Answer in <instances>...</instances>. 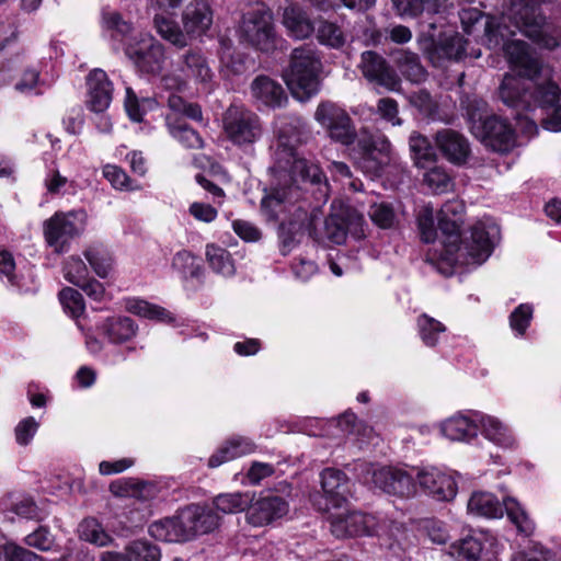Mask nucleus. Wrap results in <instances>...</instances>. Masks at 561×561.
<instances>
[{
    "instance_id": "f257e3e1",
    "label": "nucleus",
    "mask_w": 561,
    "mask_h": 561,
    "mask_svg": "<svg viewBox=\"0 0 561 561\" xmlns=\"http://www.w3.org/2000/svg\"><path fill=\"white\" fill-rule=\"evenodd\" d=\"M457 207L462 209V206L454 203L445 204L437 216V229L444 237L439 263L448 267L449 274H453L458 265L483 263L494 249L490 232L481 221L470 228L469 237H462L461 219L449 217L450 214H459Z\"/></svg>"
},
{
    "instance_id": "f03ea898",
    "label": "nucleus",
    "mask_w": 561,
    "mask_h": 561,
    "mask_svg": "<svg viewBox=\"0 0 561 561\" xmlns=\"http://www.w3.org/2000/svg\"><path fill=\"white\" fill-rule=\"evenodd\" d=\"M219 525L217 513L199 504L179 508L171 517H164L149 525L148 533L156 540L186 542L199 535L214 531Z\"/></svg>"
},
{
    "instance_id": "7ed1b4c3",
    "label": "nucleus",
    "mask_w": 561,
    "mask_h": 561,
    "mask_svg": "<svg viewBox=\"0 0 561 561\" xmlns=\"http://www.w3.org/2000/svg\"><path fill=\"white\" fill-rule=\"evenodd\" d=\"M553 0H505L506 14L519 32L540 49L561 46V25L545 15L541 5Z\"/></svg>"
},
{
    "instance_id": "20e7f679",
    "label": "nucleus",
    "mask_w": 561,
    "mask_h": 561,
    "mask_svg": "<svg viewBox=\"0 0 561 561\" xmlns=\"http://www.w3.org/2000/svg\"><path fill=\"white\" fill-rule=\"evenodd\" d=\"M499 98L507 107L516 111V116L535 108L549 112L560 102L561 88L551 79L535 82L506 73L499 88Z\"/></svg>"
},
{
    "instance_id": "39448f33",
    "label": "nucleus",
    "mask_w": 561,
    "mask_h": 561,
    "mask_svg": "<svg viewBox=\"0 0 561 561\" xmlns=\"http://www.w3.org/2000/svg\"><path fill=\"white\" fill-rule=\"evenodd\" d=\"M322 68V55L316 46L302 44L291 50L283 79L296 100L307 102L320 92Z\"/></svg>"
},
{
    "instance_id": "423d86ee",
    "label": "nucleus",
    "mask_w": 561,
    "mask_h": 561,
    "mask_svg": "<svg viewBox=\"0 0 561 561\" xmlns=\"http://www.w3.org/2000/svg\"><path fill=\"white\" fill-rule=\"evenodd\" d=\"M88 225L83 208L69 211L57 210L43 222V234L47 247L56 254L69 252L71 242L81 238Z\"/></svg>"
},
{
    "instance_id": "0eeeda50",
    "label": "nucleus",
    "mask_w": 561,
    "mask_h": 561,
    "mask_svg": "<svg viewBox=\"0 0 561 561\" xmlns=\"http://www.w3.org/2000/svg\"><path fill=\"white\" fill-rule=\"evenodd\" d=\"M468 511L488 518L502 517L505 511L519 535L530 537L535 531V523L522 507L520 503L510 496L501 503L492 493L473 492L468 501Z\"/></svg>"
},
{
    "instance_id": "6e6552de",
    "label": "nucleus",
    "mask_w": 561,
    "mask_h": 561,
    "mask_svg": "<svg viewBox=\"0 0 561 561\" xmlns=\"http://www.w3.org/2000/svg\"><path fill=\"white\" fill-rule=\"evenodd\" d=\"M350 156L365 174L381 176L390 162L391 144L383 135H375L363 129L350 146Z\"/></svg>"
},
{
    "instance_id": "1a4fd4ad",
    "label": "nucleus",
    "mask_w": 561,
    "mask_h": 561,
    "mask_svg": "<svg viewBox=\"0 0 561 561\" xmlns=\"http://www.w3.org/2000/svg\"><path fill=\"white\" fill-rule=\"evenodd\" d=\"M242 39L254 49L273 54L282 47L283 38L277 34L274 15L268 8H256L247 12L240 26Z\"/></svg>"
},
{
    "instance_id": "9d476101",
    "label": "nucleus",
    "mask_w": 561,
    "mask_h": 561,
    "mask_svg": "<svg viewBox=\"0 0 561 561\" xmlns=\"http://www.w3.org/2000/svg\"><path fill=\"white\" fill-rule=\"evenodd\" d=\"M224 131L228 140L237 147L251 146L262 136L260 116L253 111L231 104L222 116Z\"/></svg>"
},
{
    "instance_id": "9b49d317",
    "label": "nucleus",
    "mask_w": 561,
    "mask_h": 561,
    "mask_svg": "<svg viewBox=\"0 0 561 561\" xmlns=\"http://www.w3.org/2000/svg\"><path fill=\"white\" fill-rule=\"evenodd\" d=\"M0 75L3 79L13 81V88L21 94L42 95L43 87L46 82L42 78V67L39 65L26 64L24 49H21L0 65Z\"/></svg>"
},
{
    "instance_id": "f8f14e48",
    "label": "nucleus",
    "mask_w": 561,
    "mask_h": 561,
    "mask_svg": "<svg viewBox=\"0 0 561 561\" xmlns=\"http://www.w3.org/2000/svg\"><path fill=\"white\" fill-rule=\"evenodd\" d=\"M422 36L426 42L425 50L432 60H460L466 57L468 41L450 26L428 23L427 30L422 31Z\"/></svg>"
},
{
    "instance_id": "ddd939ff",
    "label": "nucleus",
    "mask_w": 561,
    "mask_h": 561,
    "mask_svg": "<svg viewBox=\"0 0 561 561\" xmlns=\"http://www.w3.org/2000/svg\"><path fill=\"white\" fill-rule=\"evenodd\" d=\"M314 119L327 130L331 140L343 146L350 147L358 135L350 114L334 102H320Z\"/></svg>"
},
{
    "instance_id": "4468645a",
    "label": "nucleus",
    "mask_w": 561,
    "mask_h": 561,
    "mask_svg": "<svg viewBox=\"0 0 561 561\" xmlns=\"http://www.w3.org/2000/svg\"><path fill=\"white\" fill-rule=\"evenodd\" d=\"M125 56L135 69L148 76H157L163 69L165 55L163 45L150 35L142 34L125 48Z\"/></svg>"
},
{
    "instance_id": "2eb2a0df",
    "label": "nucleus",
    "mask_w": 561,
    "mask_h": 561,
    "mask_svg": "<svg viewBox=\"0 0 561 561\" xmlns=\"http://www.w3.org/2000/svg\"><path fill=\"white\" fill-rule=\"evenodd\" d=\"M472 136L486 149L499 153L510 152L516 140L515 129L507 118L491 114L482 124L476 126Z\"/></svg>"
},
{
    "instance_id": "dca6fc26",
    "label": "nucleus",
    "mask_w": 561,
    "mask_h": 561,
    "mask_svg": "<svg viewBox=\"0 0 561 561\" xmlns=\"http://www.w3.org/2000/svg\"><path fill=\"white\" fill-rule=\"evenodd\" d=\"M277 149L288 158L298 154V147L310 138L307 122L297 115H285L279 118L277 130Z\"/></svg>"
},
{
    "instance_id": "f3484780",
    "label": "nucleus",
    "mask_w": 561,
    "mask_h": 561,
    "mask_svg": "<svg viewBox=\"0 0 561 561\" xmlns=\"http://www.w3.org/2000/svg\"><path fill=\"white\" fill-rule=\"evenodd\" d=\"M288 511L289 504L284 497L268 493L251 502L245 517L250 525L262 527L283 518Z\"/></svg>"
},
{
    "instance_id": "a211bd4d",
    "label": "nucleus",
    "mask_w": 561,
    "mask_h": 561,
    "mask_svg": "<svg viewBox=\"0 0 561 561\" xmlns=\"http://www.w3.org/2000/svg\"><path fill=\"white\" fill-rule=\"evenodd\" d=\"M360 69L363 76L373 83L388 90H397L401 80L396 70L380 54L366 50L360 56Z\"/></svg>"
},
{
    "instance_id": "6ab92c4d",
    "label": "nucleus",
    "mask_w": 561,
    "mask_h": 561,
    "mask_svg": "<svg viewBox=\"0 0 561 561\" xmlns=\"http://www.w3.org/2000/svg\"><path fill=\"white\" fill-rule=\"evenodd\" d=\"M416 479L424 493L437 501H451L457 494V482L453 476L438 468L431 467L419 470Z\"/></svg>"
},
{
    "instance_id": "aec40b11",
    "label": "nucleus",
    "mask_w": 561,
    "mask_h": 561,
    "mask_svg": "<svg viewBox=\"0 0 561 561\" xmlns=\"http://www.w3.org/2000/svg\"><path fill=\"white\" fill-rule=\"evenodd\" d=\"M373 481L377 488L389 495L409 497L416 492V482L413 476L399 468L383 467L376 470Z\"/></svg>"
},
{
    "instance_id": "412c9836",
    "label": "nucleus",
    "mask_w": 561,
    "mask_h": 561,
    "mask_svg": "<svg viewBox=\"0 0 561 561\" xmlns=\"http://www.w3.org/2000/svg\"><path fill=\"white\" fill-rule=\"evenodd\" d=\"M435 144L442 156L454 165H465L471 156L468 138L455 129L438 130L435 134Z\"/></svg>"
},
{
    "instance_id": "4be33fe9",
    "label": "nucleus",
    "mask_w": 561,
    "mask_h": 561,
    "mask_svg": "<svg viewBox=\"0 0 561 561\" xmlns=\"http://www.w3.org/2000/svg\"><path fill=\"white\" fill-rule=\"evenodd\" d=\"M331 531L337 537L371 536L375 519L363 512H347L343 515H331Z\"/></svg>"
},
{
    "instance_id": "5701e85b",
    "label": "nucleus",
    "mask_w": 561,
    "mask_h": 561,
    "mask_svg": "<svg viewBox=\"0 0 561 561\" xmlns=\"http://www.w3.org/2000/svg\"><path fill=\"white\" fill-rule=\"evenodd\" d=\"M321 488L327 501L325 511L341 508L347 503L350 479L346 473L336 468H324L321 472Z\"/></svg>"
},
{
    "instance_id": "b1692460",
    "label": "nucleus",
    "mask_w": 561,
    "mask_h": 561,
    "mask_svg": "<svg viewBox=\"0 0 561 561\" xmlns=\"http://www.w3.org/2000/svg\"><path fill=\"white\" fill-rule=\"evenodd\" d=\"M288 162L291 163L290 172L294 180L300 181L302 184L316 186L321 197H328L330 185L319 163L312 159L301 157L299 153L289 157Z\"/></svg>"
},
{
    "instance_id": "393cba45",
    "label": "nucleus",
    "mask_w": 561,
    "mask_h": 561,
    "mask_svg": "<svg viewBox=\"0 0 561 561\" xmlns=\"http://www.w3.org/2000/svg\"><path fill=\"white\" fill-rule=\"evenodd\" d=\"M102 26L108 33L112 46L115 50L125 48L135 43L142 33H138L130 21L124 20L117 11H104L102 13Z\"/></svg>"
},
{
    "instance_id": "a878e982",
    "label": "nucleus",
    "mask_w": 561,
    "mask_h": 561,
    "mask_svg": "<svg viewBox=\"0 0 561 561\" xmlns=\"http://www.w3.org/2000/svg\"><path fill=\"white\" fill-rule=\"evenodd\" d=\"M88 95L85 105L94 113L106 111L112 102L113 84L106 72L93 69L87 77Z\"/></svg>"
},
{
    "instance_id": "bb28decb",
    "label": "nucleus",
    "mask_w": 561,
    "mask_h": 561,
    "mask_svg": "<svg viewBox=\"0 0 561 561\" xmlns=\"http://www.w3.org/2000/svg\"><path fill=\"white\" fill-rule=\"evenodd\" d=\"M250 89L252 96L266 107L279 108L288 102V95L283 85L266 75L256 76Z\"/></svg>"
},
{
    "instance_id": "cd10ccee",
    "label": "nucleus",
    "mask_w": 561,
    "mask_h": 561,
    "mask_svg": "<svg viewBox=\"0 0 561 561\" xmlns=\"http://www.w3.org/2000/svg\"><path fill=\"white\" fill-rule=\"evenodd\" d=\"M182 23L185 33L192 37L205 34L213 23V10L208 1L190 2L182 13Z\"/></svg>"
},
{
    "instance_id": "c85d7f7f",
    "label": "nucleus",
    "mask_w": 561,
    "mask_h": 561,
    "mask_svg": "<svg viewBox=\"0 0 561 561\" xmlns=\"http://www.w3.org/2000/svg\"><path fill=\"white\" fill-rule=\"evenodd\" d=\"M172 266L186 282V289L197 291L205 284V267L202 261L191 251L181 250L175 253Z\"/></svg>"
},
{
    "instance_id": "c756f323",
    "label": "nucleus",
    "mask_w": 561,
    "mask_h": 561,
    "mask_svg": "<svg viewBox=\"0 0 561 561\" xmlns=\"http://www.w3.org/2000/svg\"><path fill=\"white\" fill-rule=\"evenodd\" d=\"M283 24L288 35L296 39H306L316 31L308 12L298 3H290L284 9Z\"/></svg>"
},
{
    "instance_id": "7c9ffc66",
    "label": "nucleus",
    "mask_w": 561,
    "mask_h": 561,
    "mask_svg": "<svg viewBox=\"0 0 561 561\" xmlns=\"http://www.w3.org/2000/svg\"><path fill=\"white\" fill-rule=\"evenodd\" d=\"M306 230L305 220L293 215L288 219L280 221L277 229L279 242V252L283 256L288 255L300 242V237Z\"/></svg>"
},
{
    "instance_id": "2f4dec72",
    "label": "nucleus",
    "mask_w": 561,
    "mask_h": 561,
    "mask_svg": "<svg viewBox=\"0 0 561 561\" xmlns=\"http://www.w3.org/2000/svg\"><path fill=\"white\" fill-rule=\"evenodd\" d=\"M100 329L108 342L122 344L136 335L138 325L129 317H110L102 323Z\"/></svg>"
},
{
    "instance_id": "473e14b6",
    "label": "nucleus",
    "mask_w": 561,
    "mask_h": 561,
    "mask_svg": "<svg viewBox=\"0 0 561 561\" xmlns=\"http://www.w3.org/2000/svg\"><path fill=\"white\" fill-rule=\"evenodd\" d=\"M181 71L199 82H208L213 78L207 58L201 48H190L181 56Z\"/></svg>"
},
{
    "instance_id": "72a5a7b5",
    "label": "nucleus",
    "mask_w": 561,
    "mask_h": 561,
    "mask_svg": "<svg viewBox=\"0 0 561 561\" xmlns=\"http://www.w3.org/2000/svg\"><path fill=\"white\" fill-rule=\"evenodd\" d=\"M167 127L170 135L187 149H202L204 140L201 134L190 126L181 116H167Z\"/></svg>"
},
{
    "instance_id": "f704fd0d",
    "label": "nucleus",
    "mask_w": 561,
    "mask_h": 561,
    "mask_svg": "<svg viewBox=\"0 0 561 561\" xmlns=\"http://www.w3.org/2000/svg\"><path fill=\"white\" fill-rule=\"evenodd\" d=\"M393 61L400 73L413 83H420L427 77V71L421 64L417 54L410 50L400 49L393 53Z\"/></svg>"
},
{
    "instance_id": "c9c22d12",
    "label": "nucleus",
    "mask_w": 561,
    "mask_h": 561,
    "mask_svg": "<svg viewBox=\"0 0 561 561\" xmlns=\"http://www.w3.org/2000/svg\"><path fill=\"white\" fill-rule=\"evenodd\" d=\"M477 423L465 416L456 415L449 417L442 424V433L450 440L470 442L478 435Z\"/></svg>"
},
{
    "instance_id": "e433bc0d",
    "label": "nucleus",
    "mask_w": 561,
    "mask_h": 561,
    "mask_svg": "<svg viewBox=\"0 0 561 561\" xmlns=\"http://www.w3.org/2000/svg\"><path fill=\"white\" fill-rule=\"evenodd\" d=\"M125 308L129 313L135 316L154 320L161 323H172L175 321L174 316L164 307L151 304L139 298H130L126 300Z\"/></svg>"
},
{
    "instance_id": "4c0bfd02",
    "label": "nucleus",
    "mask_w": 561,
    "mask_h": 561,
    "mask_svg": "<svg viewBox=\"0 0 561 561\" xmlns=\"http://www.w3.org/2000/svg\"><path fill=\"white\" fill-rule=\"evenodd\" d=\"M492 15L478 8H465L459 11L462 31L474 37L485 36Z\"/></svg>"
},
{
    "instance_id": "58836bf2",
    "label": "nucleus",
    "mask_w": 561,
    "mask_h": 561,
    "mask_svg": "<svg viewBox=\"0 0 561 561\" xmlns=\"http://www.w3.org/2000/svg\"><path fill=\"white\" fill-rule=\"evenodd\" d=\"M411 158L417 168H427L437 161L435 148L427 137L413 131L409 138Z\"/></svg>"
},
{
    "instance_id": "ea45409f",
    "label": "nucleus",
    "mask_w": 561,
    "mask_h": 561,
    "mask_svg": "<svg viewBox=\"0 0 561 561\" xmlns=\"http://www.w3.org/2000/svg\"><path fill=\"white\" fill-rule=\"evenodd\" d=\"M206 260L209 267L225 277L234 275L236 266L231 253L215 243L206 245Z\"/></svg>"
},
{
    "instance_id": "a19ab883",
    "label": "nucleus",
    "mask_w": 561,
    "mask_h": 561,
    "mask_svg": "<svg viewBox=\"0 0 561 561\" xmlns=\"http://www.w3.org/2000/svg\"><path fill=\"white\" fill-rule=\"evenodd\" d=\"M112 554L119 556L123 561H159L161 558L160 548L145 539L131 541L126 547V552L110 551Z\"/></svg>"
},
{
    "instance_id": "79ce46f5",
    "label": "nucleus",
    "mask_w": 561,
    "mask_h": 561,
    "mask_svg": "<svg viewBox=\"0 0 561 561\" xmlns=\"http://www.w3.org/2000/svg\"><path fill=\"white\" fill-rule=\"evenodd\" d=\"M483 548V535L469 534L451 545V553L459 561H478Z\"/></svg>"
},
{
    "instance_id": "37998d69",
    "label": "nucleus",
    "mask_w": 561,
    "mask_h": 561,
    "mask_svg": "<svg viewBox=\"0 0 561 561\" xmlns=\"http://www.w3.org/2000/svg\"><path fill=\"white\" fill-rule=\"evenodd\" d=\"M254 496V493L249 492L222 493L214 499V505L217 511L225 514L247 512Z\"/></svg>"
},
{
    "instance_id": "c03bdc74",
    "label": "nucleus",
    "mask_w": 561,
    "mask_h": 561,
    "mask_svg": "<svg viewBox=\"0 0 561 561\" xmlns=\"http://www.w3.org/2000/svg\"><path fill=\"white\" fill-rule=\"evenodd\" d=\"M318 43L330 49H341L346 38L341 26L328 20H320L314 31Z\"/></svg>"
},
{
    "instance_id": "a18cd8bd",
    "label": "nucleus",
    "mask_w": 561,
    "mask_h": 561,
    "mask_svg": "<svg viewBox=\"0 0 561 561\" xmlns=\"http://www.w3.org/2000/svg\"><path fill=\"white\" fill-rule=\"evenodd\" d=\"M83 255L99 277L106 278L110 275L113 257L105 247L102 244L91 245L84 250Z\"/></svg>"
},
{
    "instance_id": "49530a36",
    "label": "nucleus",
    "mask_w": 561,
    "mask_h": 561,
    "mask_svg": "<svg viewBox=\"0 0 561 561\" xmlns=\"http://www.w3.org/2000/svg\"><path fill=\"white\" fill-rule=\"evenodd\" d=\"M124 106L130 121L135 123H141L145 115L149 111L154 110L157 106V101L154 98L139 99L131 88H127Z\"/></svg>"
},
{
    "instance_id": "de8ad7c7",
    "label": "nucleus",
    "mask_w": 561,
    "mask_h": 561,
    "mask_svg": "<svg viewBox=\"0 0 561 561\" xmlns=\"http://www.w3.org/2000/svg\"><path fill=\"white\" fill-rule=\"evenodd\" d=\"M423 169L425 170L423 173V183L433 193H447L454 185L451 175L444 167L433 163L432 165Z\"/></svg>"
},
{
    "instance_id": "09e8293b",
    "label": "nucleus",
    "mask_w": 561,
    "mask_h": 561,
    "mask_svg": "<svg viewBox=\"0 0 561 561\" xmlns=\"http://www.w3.org/2000/svg\"><path fill=\"white\" fill-rule=\"evenodd\" d=\"M515 31L503 22L502 18L492 15L484 39L490 48H504L506 44L513 41Z\"/></svg>"
},
{
    "instance_id": "8fccbe9b",
    "label": "nucleus",
    "mask_w": 561,
    "mask_h": 561,
    "mask_svg": "<svg viewBox=\"0 0 561 561\" xmlns=\"http://www.w3.org/2000/svg\"><path fill=\"white\" fill-rule=\"evenodd\" d=\"M416 325L422 342L428 347H435L438 343L439 334L446 331L444 323L427 313H422L417 317Z\"/></svg>"
},
{
    "instance_id": "3c124183",
    "label": "nucleus",
    "mask_w": 561,
    "mask_h": 561,
    "mask_svg": "<svg viewBox=\"0 0 561 561\" xmlns=\"http://www.w3.org/2000/svg\"><path fill=\"white\" fill-rule=\"evenodd\" d=\"M153 24L157 33L173 46L184 48L187 45L185 34L174 21L163 15L156 14Z\"/></svg>"
},
{
    "instance_id": "603ef678",
    "label": "nucleus",
    "mask_w": 561,
    "mask_h": 561,
    "mask_svg": "<svg viewBox=\"0 0 561 561\" xmlns=\"http://www.w3.org/2000/svg\"><path fill=\"white\" fill-rule=\"evenodd\" d=\"M168 107L173 112L169 116L186 117L195 122L203 121V111L198 103L187 102L181 95L171 93L168 98Z\"/></svg>"
},
{
    "instance_id": "864d4df0",
    "label": "nucleus",
    "mask_w": 561,
    "mask_h": 561,
    "mask_svg": "<svg viewBox=\"0 0 561 561\" xmlns=\"http://www.w3.org/2000/svg\"><path fill=\"white\" fill-rule=\"evenodd\" d=\"M463 110V117L471 134L474 131L477 125L482 124L493 114L489 108L488 102L477 98L468 100Z\"/></svg>"
},
{
    "instance_id": "5fc2aeb1",
    "label": "nucleus",
    "mask_w": 561,
    "mask_h": 561,
    "mask_svg": "<svg viewBox=\"0 0 561 561\" xmlns=\"http://www.w3.org/2000/svg\"><path fill=\"white\" fill-rule=\"evenodd\" d=\"M79 531L81 539L99 547H104L111 541L110 535L105 533L102 525L95 518L83 519Z\"/></svg>"
},
{
    "instance_id": "6e6d98bb",
    "label": "nucleus",
    "mask_w": 561,
    "mask_h": 561,
    "mask_svg": "<svg viewBox=\"0 0 561 561\" xmlns=\"http://www.w3.org/2000/svg\"><path fill=\"white\" fill-rule=\"evenodd\" d=\"M534 308L530 304L518 305L510 314V327L517 336H524L530 327Z\"/></svg>"
},
{
    "instance_id": "4d7b16f0",
    "label": "nucleus",
    "mask_w": 561,
    "mask_h": 561,
    "mask_svg": "<svg viewBox=\"0 0 561 561\" xmlns=\"http://www.w3.org/2000/svg\"><path fill=\"white\" fill-rule=\"evenodd\" d=\"M350 220L340 215H331L325 220L328 239L337 245L344 244L347 239Z\"/></svg>"
},
{
    "instance_id": "13d9d810",
    "label": "nucleus",
    "mask_w": 561,
    "mask_h": 561,
    "mask_svg": "<svg viewBox=\"0 0 561 561\" xmlns=\"http://www.w3.org/2000/svg\"><path fill=\"white\" fill-rule=\"evenodd\" d=\"M23 542L31 548L43 552L50 551L55 545V536L46 525L38 526L34 531L24 537Z\"/></svg>"
},
{
    "instance_id": "bf43d9fd",
    "label": "nucleus",
    "mask_w": 561,
    "mask_h": 561,
    "mask_svg": "<svg viewBox=\"0 0 561 561\" xmlns=\"http://www.w3.org/2000/svg\"><path fill=\"white\" fill-rule=\"evenodd\" d=\"M416 225L420 239L424 243H433L437 237V228L435 227L433 209L424 207L416 216Z\"/></svg>"
},
{
    "instance_id": "052dcab7",
    "label": "nucleus",
    "mask_w": 561,
    "mask_h": 561,
    "mask_svg": "<svg viewBox=\"0 0 561 561\" xmlns=\"http://www.w3.org/2000/svg\"><path fill=\"white\" fill-rule=\"evenodd\" d=\"M64 309L69 311L72 317L78 318L84 311V299L80 291L72 287H65L58 294Z\"/></svg>"
},
{
    "instance_id": "680f3d73",
    "label": "nucleus",
    "mask_w": 561,
    "mask_h": 561,
    "mask_svg": "<svg viewBox=\"0 0 561 561\" xmlns=\"http://www.w3.org/2000/svg\"><path fill=\"white\" fill-rule=\"evenodd\" d=\"M369 217L380 229H390L396 221V213L390 203L382 202L370 206Z\"/></svg>"
},
{
    "instance_id": "e2e57ef3",
    "label": "nucleus",
    "mask_w": 561,
    "mask_h": 561,
    "mask_svg": "<svg viewBox=\"0 0 561 561\" xmlns=\"http://www.w3.org/2000/svg\"><path fill=\"white\" fill-rule=\"evenodd\" d=\"M284 208V196L276 190L271 194L264 196L261 201V213L267 221H277L278 214Z\"/></svg>"
},
{
    "instance_id": "0e129e2a",
    "label": "nucleus",
    "mask_w": 561,
    "mask_h": 561,
    "mask_svg": "<svg viewBox=\"0 0 561 561\" xmlns=\"http://www.w3.org/2000/svg\"><path fill=\"white\" fill-rule=\"evenodd\" d=\"M4 561H44V558L14 541L5 540Z\"/></svg>"
},
{
    "instance_id": "69168bd1",
    "label": "nucleus",
    "mask_w": 561,
    "mask_h": 561,
    "mask_svg": "<svg viewBox=\"0 0 561 561\" xmlns=\"http://www.w3.org/2000/svg\"><path fill=\"white\" fill-rule=\"evenodd\" d=\"M410 102L425 118H434L437 114V103L426 90L414 93L410 98Z\"/></svg>"
},
{
    "instance_id": "338daca9",
    "label": "nucleus",
    "mask_w": 561,
    "mask_h": 561,
    "mask_svg": "<svg viewBox=\"0 0 561 561\" xmlns=\"http://www.w3.org/2000/svg\"><path fill=\"white\" fill-rule=\"evenodd\" d=\"M513 69L518 70V76H515L516 78H520L526 81H534V79L539 78L541 75L542 65L537 57L528 54L524 59L516 64Z\"/></svg>"
},
{
    "instance_id": "774afa93",
    "label": "nucleus",
    "mask_w": 561,
    "mask_h": 561,
    "mask_svg": "<svg viewBox=\"0 0 561 561\" xmlns=\"http://www.w3.org/2000/svg\"><path fill=\"white\" fill-rule=\"evenodd\" d=\"M104 176L116 190L134 191L137 188L129 175L117 165H107L104 169Z\"/></svg>"
}]
</instances>
